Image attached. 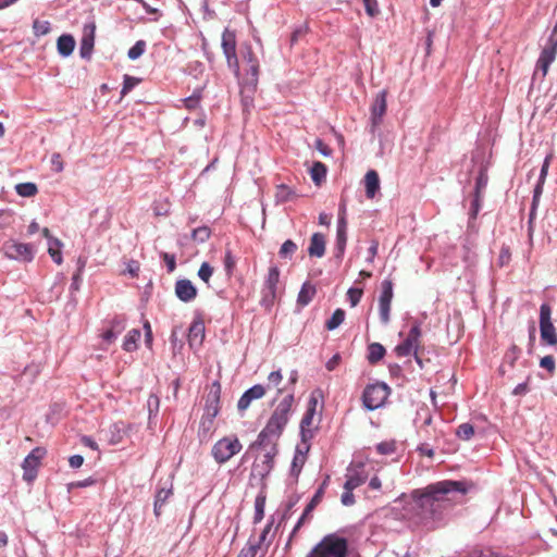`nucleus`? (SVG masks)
<instances>
[{"label":"nucleus","mask_w":557,"mask_h":557,"mask_svg":"<svg viewBox=\"0 0 557 557\" xmlns=\"http://www.w3.org/2000/svg\"><path fill=\"white\" fill-rule=\"evenodd\" d=\"M466 492L465 484L457 481H442L420 490V528L433 530L434 522L455 500V495L463 496Z\"/></svg>","instance_id":"obj_1"},{"label":"nucleus","mask_w":557,"mask_h":557,"mask_svg":"<svg viewBox=\"0 0 557 557\" xmlns=\"http://www.w3.org/2000/svg\"><path fill=\"white\" fill-rule=\"evenodd\" d=\"M293 403L294 393L292 392L280 401L265 426L259 433L258 436L261 437V442L264 441V438L278 442L286 424L288 423Z\"/></svg>","instance_id":"obj_2"},{"label":"nucleus","mask_w":557,"mask_h":557,"mask_svg":"<svg viewBox=\"0 0 557 557\" xmlns=\"http://www.w3.org/2000/svg\"><path fill=\"white\" fill-rule=\"evenodd\" d=\"M250 449H259L263 451V455L257 457L251 469V475H256L265 479L274 467V458L278 453L277 442L264 438L261 442V437L258 436L257 440L250 445Z\"/></svg>","instance_id":"obj_3"},{"label":"nucleus","mask_w":557,"mask_h":557,"mask_svg":"<svg viewBox=\"0 0 557 557\" xmlns=\"http://www.w3.org/2000/svg\"><path fill=\"white\" fill-rule=\"evenodd\" d=\"M348 541L336 533L325 535L306 557H347Z\"/></svg>","instance_id":"obj_4"},{"label":"nucleus","mask_w":557,"mask_h":557,"mask_svg":"<svg viewBox=\"0 0 557 557\" xmlns=\"http://www.w3.org/2000/svg\"><path fill=\"white\" fill-rule=\"evenodd\" d=\"M220 398H221V384L214 381L206 395L205 413L200 421V429L203 431H210L214 418L220 411Z\"/></svg>","instance_id":"obj_5"},{"label":"nucleus","mask_w":557,"mask_h":557,"mask_svg":"<svg viewBox=\"0 0 557 557\" xmlns=\"http://www.w3.org/2000/svg\"><path fill=\"white\" fill-rule=\"evenodd\" d=\"M389 395V387L385 383L376 382L366 386L362 393V404L369 411L382 407Z\"/></svg>","instance_id":"obj_6"},{"label":"nucleus","mask_w":557,"mask_h":557,"mask_svg":"<svg viewBox=\"0 0 557 557\" xmlns=\"http://www.w3.org/2000/svg\"><path fill=\"white\" fill-rule=\"evenodd\" d=\"M242 448L243 445L236 436H225L213 445L211 454L214 460L222 465L238 454Z\"/></svg>","instance_id":"obj_7"},{"label":"nucleus","mask_w":557,"mask_h":557,"mask_svg":"<svg viewBox=\"0 0 557 557\" xmlns=\"http://www.w3.org/2000/svg\"><path fill=\"white\" fill-rule=\"evenodd\" d=\"M5 258L18 262H32L35 258V247L32 244L8 240L2 246Z\"/></svg>","instance_id":"obj_8"},{"label":"nucleus","mask_w":557,"mask_h":557,"mask_svg":"<svg viewBox=\"0 0 557 557\" xmlns=\"http://www.w3.org/2000/svg\"><path fill=\"white\" fill-rule=\"evenodd\" d=\"M552 309L548 304H543L540 308V333L544 344L557 346V332L552 322Z\"/></svg>","instance_id":"obj_9"},{"label":"nucleus","mask_w":557,"mask_h":557,"mask_svg":"<svg viewBox=\"0 0 557 557\" xmlns=\"http://www.w3.org/2000/svg\"><path fill=\"white\" fill-rule=\"evenodd\" d=\"M222 49L226 58L227 66L236 76L239 75V62L236 52V35L233 30L225 28L222 34Z\"/></svg>","instance_id":"obj_10"},{"label":"nucleus","mask_w":557,"mask_h":557,"mask_svg":"<svg viewBox=\"0 0 557 557\" xmlns=\"http://www.w3.org/2000/svg\"><path fill=\"white\" fill-rule=\"evenodd\" d=\"M46 449L42 447H35L23 460V480L27 483H32L38 474V468L41 459L46 455Z\"/></svg>","instance_id":"obj_11"},{"label":"nucleus","mask_w":557,"mask_h":557,"mask_svg":"<svg viewBox=\"0 0 557 557\" xmlns=\"http://www.w3.org/2000/svg\"><path fill=\"white\" fill-rule=\"evenodd\" d=\"M317 398L311 396L307 405V410L300 421L301 443L310 444V441L314 437L317 428H312V423L317 411Z\"/></svg>","instance_id":"obj_12"},{"label":"nucleus","mask_w":557,"mask_h":557,"mask_svg":"<svg viewBox=\"0 0 557 557\" xmlns=\"http://www.w3.org/2000/svg\"><path fill=\"white\" fill-rule=\"evenodd\" d=\"M394 352L398 358L412 355L418 362V322L410 326L408 335L395 347Z\"/></svg>","instance_id":"obj_13"},{"label":"nucleus","mask_w":557,"mask_h":557,"mask_svg":"<svg viewBox=\"0 0 557 557\" xmlns=\"http://www.w3.org/2000/svg\"><path fill=\"white\" fill-rule=\"evenodd\" d=\"M242 53L243 60L248 65V69L246 70L247 74L245 82L248 85L249 90L255 91L259 77V61L250 46H246L245 50Z\"/></svg>","instance_id":"obj_14"},{"label":"nucleus","mask_w":557,"mask_h":557,"mask_svg":"<svg viewBox=\"0 0 557 557\" xmlns=\"http://www.w3.org/2000/svg\"><path fill=\"white\" fill-rule=\"evenodd\" d=\"M386 90H382L376 95L371 104V133H374L381 125L382 119L386 112Z\"/></svg>","instance_id":"obj_15"},{"label":"nucleus","mask_w":557,"mask_h":557,"mask_svg":"<svg viewBox=\"0 0 557 557\" xmlns=\"http://www.w3.org/2000/svg\"><path fill=\"white\" fill-rule=\"evenodd\" d=\"M330 482V475H326L321 483L320 487L315 491L314 495L312 496L311 500L306 506L301 517L298 519L296 525L293 529L292 535H294L305 523L306 519L310 515V512L318 506V504L321 502L324 491L327 487Z\"/></svg>","instance_id":"obj_16"},{"label":"nucleus","mask_w":557,"mask_h":557,"mask_svg":"<svg viewBox=\"0 0 557 557\" xmlns=\"http://www.w3.org/2000/svg\"><path fill=\"white\" fill-rule=\"evenodd\" d=\"M347 244V221L343 212L337 220L336 242L334 246L335 258L342 260Z\"/></svg>","instance_id":"obj_17"},{"label":"nucleus","mask_w":557,"mask_h":557,"mask_svg":"<svg viewBox=\"0 0 557 557\" xmlns=\"http://www.w3.org/2000/svg\"><path fill=\"white\" fill-rule=\"evenodd\" d=\"M175 295L183 302H190L197 297V288L188 278L177 280Z\"/></svg>","instance_id":"obj_18"},{"label":"nucleus","mask_w":557,"mask_h":557,"mask_svg":"<svg viewBox=\"0 0 557 557\" xmlns=\"http://www.w3.org/2000/svg\"><path fill=\"white\" fill-rule=\"evenodd\" d=\"M265 388L261 384H256L248 388L239 398L237 408L239 411H245L252 400L260 399L264 396Z\"/></svg>","instance_id":"obj_19"},{"label":"nucleus","mask_w":557,"mask_h":557,"mask_svg":"<svg viewBox=\"0 0 557 557\" xmlns=\"http://www.w3.org/2000/svg\"><path fill=\"white\" fill-rule=\"evenodd\" d=\"M205 322L201 319H195L188 329V344L190 347H199L205 339Z\"/></svg>","instance_id":"obj_20"},{"label":"nucleus","mask_w":557,"mask_h":557,"mask_svg":"<svg viewBox=\"0 0 557 557\" xmlns=\"http://www.w3.org/2000/svg\"><path fill=\"white\" fill-rule=\"evenodd\" d=\"M310 449V444L301 443L297 445L296 451L292 461L290 474L296 479L301 472V469L306 462L307 454Z\"/></svg>","instance_id":"obj_21"},{"label":"nucleus","mask_w":557,"mask_h":557,"mask_svg":"<svg viewBox=\"0 0 557 557\" xmlns=\"http://www.w3.org/2000/svg\"><path fill=\"white\" fill-rule=\"evenodd\" d=\"M126 324V319L124 315H116L110 322V327L106 330L102 334V338L107 343H112L116 339L117 335L121 334Z\"/></svg>","instance_id":"obj_22"},{"label":"nucleus","mask_w":557,"mask_h":557,"mask_svg":"<svg viewBox=\"0 0 557 557\" xmlns=\"http://www.w3.org/2000/svg\"><path fill=\"white\" fill-rule=\"evenodd\" d=\"M325 236L322 233H314L310 238L308 253L310 257L322 258L325 253Z\"/></svg>","instance_id":"obj_23"},{"label":"nucleus","mask_w":557,"mask_h":557,"mask_svg":"<svg viewBox=\"0 0 557 557\" xmlns=\"http://www.w3.org/2000/svg\"><path fill=\"white\" fill-rule=\"evenodd\" d=\"M172 485L170 487H160L154 495L153 513L157 518L161 516L162 507L166 500L172 496Z\"/></svg>","instance_id":"obj_24"},{"label":"nucleus","mask_w":557,"mask_h":557,"mask_svg":"<svg viewBox=\"0 0 557 557\" xmlns=\"http://www.w3.org/2000/svg\"><path fill=\"white\" fill-rule=\"evenodd\" d=\"M95 44V25L90 26V32L84 34L81 40L79 54L83 59H89Z\"/></svg>","instance_id":"obj_25"},{"label":"nucleus","mask_w":557,"mask_h":557,"mask_svg":"<svg viewBox=\"0 0 557 557\" xmlns=\"http://www.w3.org/2000/svg\"><path fill=\"white\" fill-rule=\"evenodd\" d=\"M366 196L370 199L374 198L375 194L380 189L379 174L374 170L367 172L364 176Z\"/></svg>","instance_id":"obj_26"},{"label":"nucleus","mask_w":557,"mask_h":557,"mask_svg":"<svg viewBox=\"0 0 557 557\" xmlns=\"http://www.w3.org/2000/svg\"><path fill=\"white\" fill-rule=\"evenodd\" d=\"M75 48V39L72 35L63 34L58 38L57 49L62 57H69Z\"/></svg>","instance_id":"obj_27"},{"label":"nucleus","mask_w":557,"mask_h":557,"mask_svg":"<svg viewBox=\"0 0 557 557\" xmlns=\"http://www.w3.org/2000/svg\"><path fill=\"white\" fill-rule=\"evenodd\" d=\"M315 293V287L312 284H310L309 282L304 283L297 297L298 305H300L301 307L309 305V302L313 299Z\"/></svg>","instance_id":"obj_28"},{"label":"nucleus","mask_w":557,"mask_h":557,"mask_svg":"<svg viewBox=\"0 0 557 557\" xmlns=\"http://www.w3.org/2000/svg\"><path fill=\"white\" fill-rule=\"evenodd\" d=\"M385 348L380 343H372L368 346V361L371 364L377 363L385 356Z\"/></svg>","instance_id":"obj_29"},{"label":"nucleus","mask_w":557,"mask_h":557,"mask_svg":"<svg viewBox=\"0 0 557 557\" xmlns=\"http://www.w3.org/2000/svg\"><path fill=\"white\" fill-rule=\"evenodd\" d=\"M326 172V165L320 161H315L310 169L311 180L315 185H320L325 180Z\"/></svg>","instance_id":"obj_30"},{"label":"nucleus","mask_w":557,"mask_h":557,"mask_svg":"<svg viewBox=\"0 0 557 557\" xmlns=\"http://www.w3.org/2000/svg\"><path fill=\"white\" fill-rule=\"evenodd\" d=\"M139 338H140V331L137 329L131 330L124 338L123 349L128 352L136 350L137 342L139 341Z\"/></svg>","instance_id":"obj_31"},{"label":"nucleus","mask_w":557,"mask_h":557,"mask_svg":"<svg viewBox=\"0 0 557 557\" xmlns=\"http://www.w3.org/2000/svg\"><path fill=\"white\" fill-rule=\"evenodd\" d=\"M278 280H280V270L276 265H272L269 269L263 287L269 288V289H277Z\"/></svg>","instance_id":"obj_32"},{"label":"nucleus","mask_w":557,"mask_h":557,"mask_svg":"<svg viewBox=\"0 0 557 557\" xmlns=\"http://www.w3.org/2000/svg\"><path fill=\"white\" fill-rule=\"evenodd\" d=\"M15 190L21 197H34L38 193L37 185L30 182L17 184Z\"/></svg>","instance_id":"obj_33"},{"label":"nucleus","mask_w":557,"mask_h":557,"mask_svg":"<svg viewBox=\"0 0 557 557\" xmlns=\"http://www.w3.org/2000/svg\"><path fill=\"white\" fill-rule=\"evenodd\" d=\"M487 182H488L487 171L485 168H481L480 172L478 174V177L475 180L474 194L476 196H483V193L487 186Z\"/></svg>","instance_id":"obj_34"},{"label":"nucleus","mask_w":557,"mask_h":557,"mask_svg":"<svg viewBox=\"0 0 557 557\" xmlns=\"http://www.w3.org/2000/svg\"><path fill=\"white\" fill-rule=\"evenodd\" d=\"M345 320V311L343 309H336L332 317L325 322V329L333 331L337 329Z\"/></svg>","instance_id":"obj_35"},{"label":"nucleus","mask_w":557,"mask_h":557,"mask_svg":"<svg viewBox=\"0 0 557 557\" xmlns=\"http://www.w3.org/2000/svg\"><path fill=\"white\" fill-rule=\"evenodd\" d=\"M61 247L62 243L60 239L50 240V243L48 244V253L57 264H61L63 261L62 253L60 250Z\"/></svg>","instance_id":"obj_36"},{"label":"nucleus","mask_w":557,"mask_h":557,"mask_svg":"<svg viewBox=\"0 0 557 557\" xmlns=\"http://www.w3.org/2000/svg\"><path fill=\"white\" fill-rule=\"evenodd\" d=\"M210 236H211V230H210V227H208L206 225L194 228L191 232L193 240L198 244L206 243L210 238Z\"/></svg>","instance_id":"obj_37"},{"label":"nucleus","mask_w":557,"mask_h":557,"mask_svg":"<svg viewBox=\"0 0 557 557\" xmlns=\"http://www.w3.org/2000/svg\"><path fill=\"white\" fill-rule=\"evenodd\" d=\"M265 495L263 493L258 494L255 500V523L260 522L264 516Z\"/></svg>","instance_id":"obj_38"},{"label":"nucleus","mask_w":557,"mask_h":557,"mask_svg":"<svg viewBox=\"0 0 557 557\" xmlns=\"http://www.w3.org/2000/svg\"><path fill=\"white\" fill-rule=\"evenodd\" d=\"M393 299V283L389 280H384L381 283V293L379 302H392Z\"/></svg>","instance_id":"obj_39"},{"label":"nucleus","mask_w":557,"mask_h":557,"mask_svg":"<svg viewBox=\"0 0 557 557\" xmlns=\"http://www.w3.org/2000/svg\"><path fill=\"white\" fill-rule=\"evenodd\" d=\"M297 245L292 239L285 240L278 251V255L283 259H290L293 255L297 251Z\"/></svg>","instance_id":"obj_40"},{"label":"nucleus","mask_w":557,"mask_h":557,"mask_svg":"<svg viewBox=\"0 0 557 557\" xmlns=\"http://www.w3.org/2000/svg\"><path fill=\"white\" fill-rule=\"evenodd\" d=\"M51 24L49 21L35 20L33 22V32L36 37H41L49 34Z\"/></svg>","instance_id":"obj_41"},{"label":"nucleus","mask_w":557,"mask_h":557,"mask_svg":"<svg viewBox=\"0 0 557 557\" xmlns=\"http://www.w3.org/2000/svg\"><path fill=\"white\" fill-rule=\"evenodd\" d=\"M276 292L277 289H269L263 287L260 305L267 309H270L276 298Z\"/></svg>","instance_id":"obj_42"},{"label":"nucleus","mask_w":557,"mask_h":557,"mask_svg":"<svg viewBox=\"0 0 557 557\" xmlns=\"http://www.w3.org/2000/svg\"><path fill=\"white\" fill-rule=\"evenodd\" d=\"M146 50V41L138 40L136 44L128 50L127 57L131 60H137L140 58Z\"/></svg>","instance_id":"obj_43"},{"label":"nucleus","mask_w":557,"mask_h":557,"mask_svg":"<svg viewBox=\"0 0 557 557\" xmlns=\"http://www.w3.org/2000/svg\"><path fill=\"white\" fill-rule=\"evenodd\" d=\"M456 434L459 438L468 441L474 435V428L470 423H462L458 426Z\"/></svg>","instance_id":"obj_44"},{"label":"nucleus","mask_w":557,"mask_h":557,"mask_svg":"<svg viewBox=\"0 0 557 557\" xmlns=\"http://www.w3.org/2000/svg\"><path fill=\"white\" fill-rule=\"evenodd\" d=\"M201 100V90H196L194 94L187 98H185L184 106L188 110H195L199 107Z\"/></svg>","instance_id":"obj_45"},{"label":"nucleus","mask_w":557,"mask_h":557,"mask_svg":"<svg viewBox=\"0 0 557 557\" xmlns=\"http://www.w3.org/2000/svg\"><path fill=\"white\" fill-rule=\"evenodd\" d=\"M364 483V478L359 474L349 475L344 484V490L354 491Z\"/></svg>","instance_id":"obj_46"},{"label":"nucleus","mask_w":557,"mask_h":557,"mask_svg":"<svg viewBox=\"0 0 557 557\" xmlns=\"http://www.w3.org/2000/svg\"><path fill=\"white\" fill-rule=\"evenodd\" d=\"M521 349L517 345H511V347L505 354V361L509 363L510 367L515 366V362L520 357Z\"/></svg>","instance_id":"obj_47"},{"label":"nucleus","mask_w":557,"mask_h":557,"mask_svg":"<svg viewBox=\"0 0 557 557\" xmlns=\"http://www.w3.org/2000/svg\"><path fill=\"white\" fill-rule=\"evenodd\" d=\"M540 367L547 370L550 375L556 371L555 358L552 355L544 356L540 360Z\"/></svg>","instance_id":"obj_48"},{"label":"nucleus","mask_w":557,"mask_h":557,"mask_svg":"<svg viewBox=\"0 0 557 557\" xmlns=\"http://www.w3.org/2000/svg\"><path fill=\"white\" fill-rule=\"evenodd\" d=\"M213 271V268L208 262H203L198 270V276L201 281L208 284Z\"/></svg>","instance_id":"obj_49"},{"label":"nucleus","mask_w":557,"mask_h":557,"mask_svg":"<svg viewBox=\"0 0 557 557\" xmlns=\"http://www.w3.org/2000/svg\"><path fill=\"white\" fill-rule=\"evenodd\" d=\"M255 91H250L248 88V85L245 83V87L242 90V102L245 111H248L249 108L252 106L253 99L252 94Z\"/></svg>","instance_id":"obj_50"},{"label":"nucleus","mask_w":557,"mask_h":557,"mask_svg":"<svg viewBox=\"0 0 557 557\" xmlns=\"http://www.w3.org/2000/svg\"><path fill=\"white\" fill-rule=\"evenodd\" d=\"M511 260V250L508 246H503L499 251L497 263L499 267L508 265Z\"/></svg>","instance_id":"obj_51"},{"label":"nucleus","mask_w":557,"mask_h":557,"mask_svg":"<svg viewBox=\"0 0 557 557\" xmlns=\"http://www.w3.org/2000/svg\"><path fill=\"white\" fill-rule=\"evenodd\" d=\"M362 294H363V292L360 288L351 287L348 289L347 298H348V301L350 302L351 307H356L359 304V301L362 297Z\"/></svg>","instance_id":"obj_52"},{"label":"nucleus","mask_w":557,"mask_h":557,"mask_svg":"<svg viewBox=\"0 0 557 557\" xmlns=\"http://www.w3.org/2000/svg\"><path fill=\"white\" fill-rule=\"evenodd\" d=\"M223 263H224V269H225L226 273L228 275H231L233 270H234V268H235L236 259H235V257L233 256V253H232V251L230 249H227L225 251Z\"/></svg>","instance_id":"obj_53"},{"label":"nucleus","mask_w":557,"mask_h":557,"mask_svg":"<svg viewBox=\"0 0 557 557\" xmlns=\"http://www.w3.org/2000/svg\"><path fill=\"white\" fill-rule=\"evenodd\" d=\"M139 83V79L129 75L124 76L123 81V87L121 90L122 95H126L137 84Z\"/></svg>","instance_id":"obj_54"},{"label":"nucleus","mask_w":557,"mask_h":557,"mask_svg":"<svg viewBox=\"0 0 557 557\" xmlns=\"http://www.w3.org/2000/svg\"><path fill=\"white\" fill-rule=\"evenodd\" d=\"M147 407H148L149 416H152V414L156 416L158 413L159 407H160V399H159V397L157 395H154V394H151L148 397Z\"/></svg>","instance_id":"obj_55"},{"label":"nucleus","mask_w":557,"mask_h":557,"mask_svg":"<svg viewBox=\"0 0 557 557\" xmlns=\"http://www.w3.org/2000/svg\"><path fill=\"white\" fill-rule=\"evenodd\" d=\"M366 12L369 16L374 17L380 13L379 4L376 0H362Z\"/></svg>","instance_id":"obj_56"},{"label":"nucleus","mask_w":557,"mask_h":557,"mask_svg":"<svg viewBox=\"0 0 557 557\" xmlns=\"http://www.w3.org/2000/svg\"><path fill=\"white\" fill-rule=\"evenodd\" d=\"M380 319L383 324L389 322L391 302H379Z\"/></svg>","instance_id":"obj_57"},{"label":"nucleus","mask_w":557,"mask_h":557,"mask_svg":"<svg viewBox=\"0 0 557 557\" xmlns=\"http://www.w3.org/2000/svg\"><path fill=\"white\" fill-rule=\"evenodd\" d=\"M376 450L381 455H391L395 451V444L393 442H382L376 445Z\"/></svg>","instance_id":"obj_58"},{"label":"nucleus","mask_w":557,"mask_h":557,"mask_svg":"<svg viewBox=\"0 0 557 557\" xmlns=\"http://www.w3.org/2000/svg\"><path fill=\"white\" fill-rule=\"evenodd\" d=\"M161 257L163 259V261L165 262L166 264V268H168V272H173L176 268V258L174 255H170L168 252H162L161 253Z\"/></svg>","instance_id":"obj_59"},{"label":"nucleus","mask_w":557,"mask_h":557,"mask_svg":"<svg viewBox=\"0 0 557 557\" xmlns=\"http://www.w3.org/2000/svg\"><path fill=\"white\" fill-rule=\"evenodd\" d=\"M283 380L281 370L272 371L268 376L269 386H278Z\"/></svg>","instance_id":"obj_60"},{"label":"nucleus","mask_w":557,"mask_h":557,"mask_svg":"<svg viewBox=\"0 0 557 557\" xmlns=\"http://www.w3.org/2000/svg\"><path fill=\"white\" fill-rule=\"evenodd\" d=\"M292 194L293 191L286 185H281L278 186L276 197L280 201H288Z\"/></svg>","instance_id":"obj_61"},{"label":"nucleus","mask_w":557,"mask_h":557,"mask_svg":"<svg viewBox=\"0 0 557 557\" xmlns=\"http://www.w3.org/2000/svg\"><path fill=\"white\" fill-rule=\"evenodd\" d=\"M341 502L344 506H351L355 504V496L352 494V491L345 490L342 494Z\"/></svg>","instance_id":"obj_62"},{"label":"nucleus","mask_w":557,"mask_h":557,"mask_svg":"<svg viewBox=\"0 0 557 557\" xmlns=\"http://www.w3.org/2000/svg\"><path fill=\"white\" fill-rule=\"evenodd\" d=\"M51 163H52V166H53V170L55 172H62L63 171V162L61 160V154L60 153H53L52 157H51Z\"/></svg>","instance_id":"obj_63"},{"label":"nucleus","mask_w":557,"mask_h":557,"mask_svg":"<svg viewBox=\"0 0 557 557\" xmlns=\"http://www.w3.org/2000/svg\"><path fill=\"white\" fill-rule=\"evenodd\" d=\"M476 557H503V556L499 555L498 553L494 552L491 548H485V549L478 552Z\"/></svg>","instance_id":"obj_64"}]
</instances>
